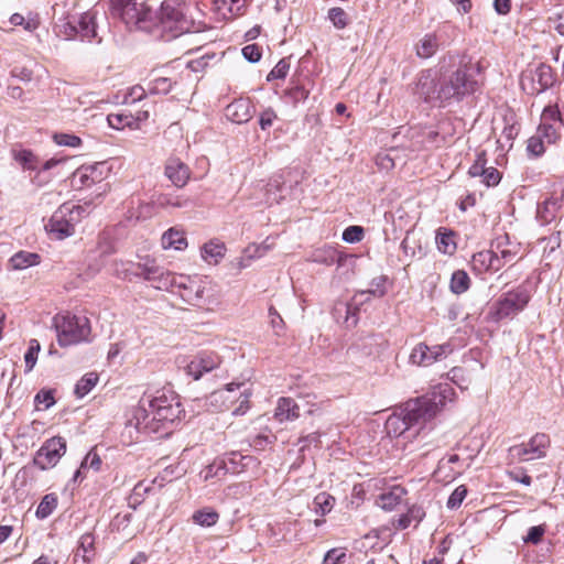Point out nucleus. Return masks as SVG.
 I'll list each match as a JSON object with an SVG mask.
<instances>
[{"label":"nucleus","mask_w":564,"mask_h":564,"mask_svg":"<svg viewBox=\"0 0 564 564\" xmlns=\"http://www.w3.org/2000/svg\"><path fill=\"white\" fill-rule=\"evenodd\" d=\"M183 410L177 397L158 393L144 395L131 409L127 424L141 433H159L181 417Z\"/></svg>","instance_id":"nucleus-1"},{"label":"nucleus","mask_w":564,"mask_h":564,"mask_svg":"<svg viewBox=\"0 0 564 564\" xmlns=\"http://www.w3.org/2000/svg\"><path fill=\"white\" fill-rule=\"evenodd\" d=\"M52 326L56 330L57 341L61 346L86 341L90 335V323L86 316L70 313L56 314L52 318Z\"/></svg>","instance_id":"nucleus-2"},{"label":"nucleus","mask_w":564,"mask_h":564,"mask_svg":"<svg viewBox=\"0 0 564 564\" xmlns=\"http://www.w3.org/2000/svg\"><path fill=\"white\" fill-rule=\"evenodd\" d=\"M176 291L185 302L200 308L208 307L216 301L215 288L207 278L180 274Z\"/></svg>","instance_id":"nucleus-3"},{"label":"nucleus","mask_w":564,"mask_h":564,"mask_svg":"<svg viewBox=\"0 0 564 564\" xmlns=\"http://www.w3.org/2000/svg\"><path fill=\"white\" fill-rule=\"evenodd\" d=\"M84 213V207L79 205H61L45 225V230L50 238L63 240L73 236L75 234V227L82 220Z\"/></svg>","instance_id":"nucleus-4"},{"label":"nucleus","mask_w":564,"mask_h":564,"mask_svg":"<svg viewBox=\"0 0 564 564\" xmlns=\"http://www.w3.org/2000/svg\"><path fill=\"white\" fill-rule=\"evenodd\" d=\"M156 19L162 32L171 33L173 37L187 32L191 26L184 4L174 0L164 1L161 4Z\"/></svg>","instance_id":"nucleus-5"},{"label":"nucleus","mask_w":564,"mask_h":564,"mask_svg":"<svg viewBox=\"0 0 564 564\" xmlns=\"http://www.w3.org/2000/svg\"><path fill=\"white\" fill-rule=\"evenodd\" d=\"M529 301L530 294L524 288L509 291L490 306L487 318L491 322L511 318L521 312Z\"/></svg>","instance_id":"nucleus-6"},{"label":"nucleus","mask_w":564,"mask_h":564,"mask_svg":"<svg viewBox=\"0 0 564 564\" xmlns=\"http://www.w3.org/2000/svg\"><path fill=\"white\" fill-rule=\"evenodd\" d=\"M420 406V403L410 401L400 412L391 414L384 424L387 434L393 437L406 438L405 434L411 431L412 426L420 423V421H424Z\"/></svg>","instance_id":"nucleus-7"},{"label":"nucleus","mask_w":564,"mask_h":564,"mask_svg":"<svg viewBox=\"0 0 564 564\" xmlns=\"http://www.w3.org/2000/svg\"><path fill=\"white\" fill-rule=\"evenodd\" d=\"M477 88V82L471 78L466 69H457L447 78H444L440 85L442 105L452 99H460L463 96L471 94Z\"/></svg>","instance_id":"nucleus-8"},{"label":"nucleus","mask_w":564,"mask_h":564,"mask_svg":"<svg viewBox=\"0 0 564 564\" xmlns=\"http://www.w3.org/2000/svg\"><path fill=\"white\" fill-rule=\"evenodd\" d=\"M456 393L449 383H440L435 386L427 397L414 400L420 403L424 422L431 420L447 403L455 400Z\"/></svg>","instance_id":"nucleus-9"},{"label":"nucleus","mask_w":564,"mask_h":564,"mask_svg":"<svg viewBox=\"0 0 564 564\" xmlns=\"http://www.w3.org/2000/svg\"><path fill=\"white\" fill-rule=\"evenodd\" d=\"M554 82L551 66L540 63L523 73L521 87L529 95H538L550 88Z\"/></svg>","instance_id":"nucleus-10"},{"label":"nucleus","mask_w":564,"mask_h":564,"mask_svg":"<svg viewBox=\"0 0 564 564\" xmlns=\"http://www.w3.org/2000/svg\"><path fill=\"white\" fill-rule=\"evenodd\" d=\"M550 444L547 434L536 433L528 442L510 447L509 452L520 462L535 460L545 457Z\"/></svg>","instance_id":"nucleus-11"},{"label":"nucleus","mask_w":564,"mask_h":564,"mask_svg":"<svg viewBox=\"0 0 564 564\" xmlns=\"http://www.w3.org/2000/svg\"><path fill=\"white\" fill-rule=\"evenodd\" d=\"M110 174V167L105 162L79 166L72 175L70 184L75 189L89 188L104 182Z\"/></svg>","instance_id":"nucleus-12"},{"label":"nucleus","mask_w":564,"mask_h":564,"mask_svg":"<svg viewBox=\"0 0 564 564\" xmlns=\"http://www.w3.org/2000/svg\"><path fill=\"white\" fill-rule=\"evenodd\" d=\"M140 276L152 283L158 290L175 291L178 283V275L149 263H138Z\"/></svg>","instance_id":"nucleus-13"},{"label":"nucleus","mask_w":564,"mask_h":564,"mask_svg":"<svg viewBox=\"0 0 564 564\" xmlns=\"http://www.w3.org/2000/svg\"><path fill=\"white\" fill-rule=\"evenodd\" d=\"M112 9L129 26L143 28L149 19L150 11L143 6H138L134 0H109Z\"/></svg>","instance_id":"nucleus-14"},{"label":"nucleus","mask_w":564,"mask_h":564,"mask_svg":"<svg viewBox=\"0 0 564 564\" xmlns=\"http://www.w3.org/2000/svg\"><path fill=\"white\" fill-rule=\"evenodd\" d=\"M441 82L432 69L421 72L414 88V95L425 102L433 105H442L440 91Z\"/></svg>","instance_id":"nucleus-15"},{"label":"nucleus","mask_w":564,"mask_h":564,"mask_svg":"<svg viewBox=\"0 0 564 564\" xmlns=\"http://www.w3.org/2000/svg\"><path fill=\"white\" fill-rule=\"evenodd\" d=\"M453 351L449 344L427 346L424 343L417 344L411 351L410 361L416 366L427 367Z\"/></svg>","instance_id":"nucleus-16"},{"label":"nucleus","mask_w":564,"mask_h":564,"mask_svg":"<svg viewBox=\"0 0 564 564\" xmlns=\"http://www.w3.org/2000/svg\"><path fill=\"white\" fill-rule=\"evenodd\" d=\"M220 364L221 357L217 352L204 350L193 356L185 371L194 380H199L205 373L217 369Z\"/></svg>","instance_id":"nucleus-17"},{"label":"nucleus","mask_w":564,"mask_h":564,"mask_svg":"<svg viewBox=\"0 0 564 564\" xmlns=\"http://www.w3.org/2000/svg\"><path fill=\"white\" fill-rule=\"evenodd\" d=\"M66 452V441L63 437L54 436L47 440L37 449V467L48 469L54 467Z\"/></svg>","instance_id":"nucleus-18"},{"label":"nucleus","mask_w":564,"mask_h":564,"mask_svg":"<svg viewBox=\"0 0 564 564\" xmlns=\"http://www.w3.org/2000/svg\"><path fill=\"white\" fill-rule=\"evenodd\" d=\"M500 269L507 264H513L520 258L521 246L511 241L508 235L498 236L491 243Z\"/></svg>","instance_id":"nucleus-19"},{"label":"nucleus","mask_w":564,"mask_h":564,"mask_svg":"<svg viewBox=\"0 0 564 564\" xmlns=\"http://www.w3.org/2000/svg\"><path fill=\"white\" fill-rule=\"evenodd\" d=\"M246 387L245 382H230L224 389L216 390L209 395V404L218 411L227 410L238 400L239 392Z\"/></svg>","instance_id":"nucleus-20"},{"label":"nucleus","mask_w":564,"mask_h":564,"mask_svg":"<svg viewBox=\"0 0 564 564\" xmlns=\"http://www.w3.org/2000/svg\"><path fill=\"white\" fill-rule=\"evenodd\" d=\"M69 29V32H66V36H73L74 34H79L83 40L91 41L97 36L96 32V22L95 14L91 12L83 13L78 21L77 25L66 24Z\"/></svg>","instance_id":"nucleus-21"},{"label":"nucleus","mask_w":564,"mask_h":564,"mask_svg":"<svg viewBox=\"0 0 564 564\" xmlns=\"http://www.w3.org/2000/svg\"><path fill=\"white\" fill-rule=\"evenodd\" d=\"M165 175L177 187L184 186L189 180V169L176 158L167 160Z\"/></svg>","instance_id":"nucleus-22"},{"label":"nucleus","mask_w":564,"mask_h":564,"mask_svg":"<svg viewBox=\"0 0 564 564\" xmlns=\"http://www.w3.org/2000/svg\"><path fill=\"white\" fill-rule=\"evenodd\" d=\"M226 117L235 123L248 122L252 117V105L247 99H238L226 107Z\"/></svg>","instance_id":"nucleus-23"},{"label":"nucleus","mask_w":564,"mask_h":564,"mask_svg":"<svg viewBox=\"0 0 564 564\" xmlns=\"http://www.w3.org/2000/svg\"><path fill=\"white\" fill-rule=\"evenodd\" d=\"M473 267L478 272L486 271H499L500 263L498 258H496L492 246L489 250H484L475 253L471 259Z\"/></svg>","instance_id":"nucleus-24"},{"label":"nucleus","mask_w":564,"mask_h":564,"mask_svg":"<svg viewBox=\"0 0 564 564\" xmlns=\"http://www.w3.org/2000/svg\"><path fill=\"white\" fill-rule=\"evenodd\" d=\"M300 416V408L291 398H280L274 410V417L283 423L294 421Z\"/></svg>","instance_id":"nucleus-25"},{"label":"nucleus","mask_w":564,"mask_h":564,"mask_svg":"<svg viewBox=\"0 0 564 564\" xmlns=\"http://www.w3.org/2000/svg\"><path fill=\"white\" fill-rule=\"evenodd\" d=\"M406 491L403 487L394 486L388 492L379 496L377 505L388 511L395 509L404 499Z\"/></svg>","instance_id":"nucleus-26"},{"label":"nucleus","mask_w":564,"mask_h":564,"mask_svg":"<svg viewBox=\"0 0 564 564\" xmlns=\"http://www.w3.org/2000/svg\"><path fill=\"white\" fill-rule=\"evenodd\" d=\"M438 47L440 42L437 35L427 33L416 42L415 53L420 58H430L437 52Z\"/></svg>","instance_id":"nucleus-27"},{"label":"nucleus","mask_w":564,"mask_h":564,"mask_svg":"<svg viewBox=\"0 0 564 564\" xmlns=\"http://www.w3.org/2000/svg\"><path fill=\"white\" fill-rule=\"evenodd\" d=\"M109 271L113 275L123 280H131L132 276H140L138 264H134L132 261L113 260L110 263Z\"/></svg>","instance_id":"nucleus-28"},{"label":"nucleus","mask_w":564,"mask_h":564,"mask_svg":"<svg viewBox=\"0 0 564 564\" xmlns=\"http://www.w3.org/2000/svg\"><path fill=\"white\" fill-rule=\"evenodd\" d=\"M226 253V247L223 242L210 240L202 248V258L209 264H217Z\"/></svg>","instance_id":"nucleus-29"},{"label":"nucleus","mask_w":564,"mask_h":564,"mask_svg":"<svg viewBox=\"0 0 564 564\" xmlns=\"http://www.w3.org/2000/svg\"><path fill=\"white\" fill-rule=\"evenodd\" d=\"M247 0H214L215 9L224 18H232L241 14Z\"/></svg>","instance_id":"nucleus-30"},{"label":"nucleus","mask_w":564,"mask_h":564,"mask_svg":"<svg viewBox=\"0 0 564 564\" xmlns=\"http://www.w3.org/2000/svg\"><path fill=\"white\" fill-rule=\"evenodd\" d=\"M345 259L346 256L340 253L334 247H324L313 253V261L326 265H330L335 262H337L338 265H341Z\"/></svg>","instance_id":"nucleus-31"},{"label":"nucleus","mask_w":564,"mask_h":564,"mask_svg":"<svg viewBox=\"0 0 564 564\" xmlns=\"http://www.w3.org/2000/svg\"><path fill=\"white\" fill-rule=\"evenodd\" d=\"M161 243L164 249L174 250H183L187 246L184 234L174 228H171L163 234L161 238Z\"/></svg>","instance_id":"nucleus-32"},{"label":"nucleus","mask_w":564,"mask_h":564,"mask_svg":"<svg viewBox=\"0 0 564 564\" xmlns=\"http://www.w3.org/2000/svg\"><path fill=\"white\" fill-rule=\"evenodd\" d=\"M228 473L225 460L216 459L206 466L199 474L204 481L221 480Z\"/></svg>","instance_id":"nucleus-33"},{"label":"nucleus","mask_w":564,"mask_h":564,"mask_svg":"<svg viewBox=\"0 0 564 564\" xmlns=\"http://www.w3.org/2000/svg\"><path fill=\"white\" fill-rule=\"evenodd\" d=\"M401 150L391 148L388 151L381 152L377 155V165L384 171L395 167L398 164H403L404 161L400 156Z\"/></svg>","instance_id":"nucleus-34"},{"label":"nucleus","mask_w":564,"mask_h":564,"mask_svg":"<svg viewBox=\"0 0 564 564\" xmlns=\"http://www.w3.org/2000/svg\"><path fill=\"white\" fill-rule=\"evenodd\" d=\"M107 121L109 126L117 130H122L124 128H138L139 123H137L135 118L129 112H117L109 113L107 116Z\"/></svg>","instance_id":"nucleus-35"},{"label":"nucleus","mask_w":564,"mask_h":564,"mask_svg":"<svg viewBox=\"0 0 564 564\" xmlns=\"http://www.w3.org/2000/svg\"><path fill=\"white\" fill-rule=\"evenodd\" d=\"M436 246L440 252L444 254H453L456 251V242L454 234L446 229H438L436 232Z\"/></svg>","instance_id":"nucleus-36"},{"label":"nucleus","mask_w":564,"mask_h":564,"mask_svg":"<svg viewBox=\"0 0 564 564\" xmlns=\"http://www.w3.org/2000/svg\"><path fill=\"white\" fill-rule=\"evenodd\" d=\"M99 377L96 372H88L84 375L75 386V394L77 398L87 395L98 383Z\"/></svg>","instance_id":"nucleus-37"},{"label":"nucleus","mask_w":564,"mask_h":564,"mask_svg":"<svg viewBox=\"0 0 564 564\" xmlns=\"http://www.w3.org/2000/svg\"><path fill=\"white\" fill-rule=\"evenodd\" d=\"M192 520L200 527L209 528L215 525L219 520V514L210 508H204L193 513Z\"/></svg>","instance_id":"nucleus-38"},{"label":"nucleus","mask_w":564,"mask_h":564,"mask_svg":"<svg viewBox=\"0 0 564 564\" xmlns=\"http://www.w3.org/2000/svg\"><path fill=\"white\" fill-rule=\"evenodd\" d=\"M470 286V279L464 270H457L453 272L451 282H449V289L454 294H463L465 293Z\"/></svg>","instance_id":"nucleus-39"},{"label":"nucleus","mask_w":564,"mask_h":564,"mask_svg":"<svg viewBox=\"0 0 564 564\" xmlns=\"http://www.w3.org/2000/svg\"><path fill=\"white\" fill-rule=\"evenodd\" d=\"M13 159L21 165L23 170L34 171L35 170V155L31 150L23 148L12 149Z\"/></svg>","instance_id":"nucleus-40"},{"label":"nucleus","mask_w":564,"mask_h":564,"mask_svg":"<svg viewBox=\"0 0 564 564\" xmlns=\"http://www.w3.org/2000/svg\"><path fill=\"white\" fill-rule=\"evenodd\" d=\"M10 265L14 270H23L35 265V252L19 251L10 260Z\"/></svg>","instance_id":"nucleus-41"},{"label":"nucleus","mask_w":564,"mask_h":564,"mask_svg":"<svg viewBox=\"0 0 564 564\" xmlns=\"http://www.w3.org/2000/svg\"><path fill=\"white\" fill-rule=\"evenodd\" d=\"M335 505V498L326 492H319L313 500L314 511L325 516L332 511Z\"/></svg>","instance_id":"nucleus-42"},{"label":"nucleus","mask_w":564,"mask_h":564,"mask_svg":"<svg viewBox=\"0 0 564 564\" xmlns=\"http://www.w3.org/2000/svg\"><path fill=\"white\" fill-rule=\"evenodd\" d=\"M401 250L406 260H413L415 258H420L423 254V249L419 241L410 238L409 235L401 242Z\"/></svg>","instance_id":"nucleus-43"},{"label":"nucleus","mask_w":564,"mask_h":564,"mask_svg":"<svg viewBox=\"0 0 564 564\" xmlns=\"http://www.w3.org/2000/svg\"><path fill=\"white\" fill-rule=\"evenodd\" d=\"M100 465H101V459L97 453H95V452L87 453V455L85 456V458L83 459V462L80 464V467L76 470V473L74 475V480L77 481L79 478H84L85 477L84 470L86 468H91L97 471V470H99Z\"/></svg>","instance_id":"nucleus-44"},{"label":"nucleus","mask_w":564,"mask_h":564,"mask_svg":"<svg viewBox=\"0 0 564 564\" xmlns=\"http://www.w3.org/2000/svg\"><path fill=\"white\" fill-rule=\"evenodd\" d=\"M58 498L55 494L45 495L37 506V518L48 517L57 507Z\"/></svg>","instance_id":"nucleus-45"},{"label":"nucleus","mask_w":564,"mask_h":564,"mask_svg":"<svg viewBox=\"0 0 564 564\" xmlns=\"http://www.w3.org/2000/svg\"><path fill=\"white\" fill-rule=\"evenodd\" d=\"M33 66L22 65V64H15L11 68V77L15 78L24 84H30L33 79Z\"/></svg>","instance_id":"nucleus-46"},{"label":"nucleus","mask_w":564,"mask_h":564,"mask_svg":"<svg viewBox=\"0 0 564 564\" xmlns=\"http://www.w3.org/2000/svg\"><path fill=\"white\" fill-rule=\"evenodd\" d=\"M328 19L338 30H343L349 24V17L341 8L329 9Z\"/></svg>","instance_id":"nucleus-47"},{"label":"nucleus","mask_w":564,"mask_h":564,"mask_svg":"<svg viewBox=\"0 0 564 564\" xmlns=\"http://www.w3.org/2000/svg\"><path fill=\"white\" fill-rule=\"evenodd\" d=\"M63 164V160L59 159H51L47 160L43 166L37 170V178L41 181H44L46 176H48L50 172L52 171V175L57 176L61 175L59 167Z\"/></svg>","instance_id":"nucleus-48"},{"label":"nucleus","mask_w":564,"mask_h":564,"mask_svg":"<svg viewBox=\"0 0 564 564\" xmlns=\"http://www.w3.org/2000/svg\"><path fill=\"white\" fill-rule=\"evenodd\" d=\"M251 395L252 391L249 387L243 388L242 391L239 392V398L237 400L239 405L232 410V415L238 416L247 413L250 408Z\"/></svg>","instance_id":"nucleus-49"},{"label":"nucleus","mask_w":564,"mask_h":564,"mask_svg":"<svg viewBox=\"0 0 564 564\" xmlns=\"http://www.w3.org/2000/svg\"><path fill=\"white\" fill-rule=\"evenodd\" d=\"M555 205L556 203L553 200H545L538 207V216L543 223H551L555 218L558 212Z\"/></svg>","instance_id":"nucleus-50"},{"label":"nucleus","mask_w":564,"mask_h":564,"mask_svg":"<svg viewBox=\"0 0 564 564\" xmlns=\"http://www.w3.org/2000/svg\"><path fill=\"white\" fill-rule=\"evenodd\" d=\"M384 283H386V276L381 275V276L375 278L371 281V288L368 289L367 291L359 292L356 295V297L358 295L359 296L372 295V296H376V297H382L386 294Z\"/></svg>","instance_id":"nucleus-51"},{"label":"nucleus","mask_w":564,"mask_h":564,"mask_svg":"<svg viewBox=\"0 0 564 564\" xmlns=\"http://www.w3.org/2000/svg\"><path fill=\"white\" fill-rule=\"evenodd\" d=\"M94 538L90 534H85L80 538L79 547L76 556H82L84 562H88L93 555Z\"/></svg>","instance_id":"nucleus-52"},{"label":"nucleus","mask_w":564,"mask_h":564,"mask_svg":"<svg viewBox=\"0 0 564 564\" xmlns=\"http://www.w3.org/2000/svg\"><path fill=\"white\" fill-rule=\"evenodd\" d=\"M32 466H25L21 468L13 480V487L18 495H23L25 492L24 487L26 486L28 479L30 475L32 474Z\"/></svg>","instance_id":"nucleus-53"},{"label":"nucleus","mask_w":564,"mask_h":564,"mask_svg":"<svg viewBox=\"0 0 564 564\" xmlns=\"http://www.w3.org/2000/svg\"><path fill=\"white\" fill-rule=\"evenodd\" d=\"M172 88V82L167 77H158L149 83L148 89L151 94H166Z\"/></svg>","instance_id":"nucleus-54"},{"label":"nucleus","mask_w":564,"mask_h":564,"mask_svg":"<svg viewBox=\"0 0 564 564\" xmlns=\"http://www.w3.org/2000/svg\"><path fill=\"white\" fill-rule=\"evenodd\" d=\"M53 140L61 147L78 148L82 144L80 138L72 133H55Z\"/></svg>","instance_id":"nucleus-55"},{"label":"nucleus","mask_w":564,"mask_h":564,"mask_svg":"<svg viewBox=\"0 0 564 564\" xmlns=\"http://www.w3.org/2000/svg\"><path fill=\"white\" fill-rule=\"evenodd\" d=\"M9 22L11 25L14 26H23L24 30L29 32L35 31V18H32L31 15H29V18L25 19L20 13H13L9 19Z\"/></svg>","instance_id":"nucleus-56"},{"label":"nucleus","mask_w":564,"mask_h":564,"mask_svg":"<svg viewBox=\"0 0 564 564\" xmlns=\"http://www.w3.org/2000/svg\"><path fill=\"white\" fill-rule=\"evenodd\" d=\"M364 238V229L359 226H349L343 232V240L348 243H356Z\"/></svg>","instance_id":"nucleus-57"},{"label":"nucleus","mask_w":564,"mask_h":564,"mask_svg":"<svg viewBox=\"0 0 564 564\" xmlns=\"http://www.w3.org/2000/svg\"><path fill=\"white\" fill-rule=\"evenodd\" d=\"M290 69V64L285 59H281L278 62V64L272 68V70L268 74L267 79L273 80V79H282L288 75V72Z\"/></svg>","instance_id":"nucleus-58"},{"label":"nucleus","mask_w":564,"mask_h":564,"mask_svg":"<svg viewBox=\"0 0 564 564\" xmlns=\"http://www.w3.org/2000/svg\"><path fill=\"white\" fill-rule=\"evenodd\" d=\"M467 495V489L465 486H458L449 496L447 500V507L449 509H455L460 506L463 500L465 499Z\"/></svg>","instance_id":"nucleus-59"},{"label":"nucleus","mask_w":564,"mask_h":564,"mask_svg":"<svg viewBox=\"0 0 564 564\" xmlns=\"http://www.w3.org/2000/svg\"><path fill=\"white\" fill-rule=\"evenodd\" d=\"M545 531L546 529L543 524L531 527L528 531V534L523 538V541L525 543L538 544L542 540Z\"/></svg>","instance_id":"nucleus-60"},{"label":"nucleus","mask_w":564,"mask_h":564,"mask_svg":"<svg viewBox=\"0 0 564 564\" xmlns=\"http://www.w3.org/2000/svg\"><path fill=\"white\" fill-rule=\"evenodd\" d=\"M346 557V552L343 549L329 550L323 560V564H338L341 563Z\"/></svg>","instance_id":"nucleus-61"},{"label":"nucleus","mask_w":564,"mask_h":564,"mask_svg":"<svg viewBox=\"0 0 564 564\" xmlns=\"http://www.w3.org/2000/svg\"><path fill=\"white\" fill-rule=\"evenodd\" d=\"M540 133L541 138L549 144L555 143L558 139L557 130L552 124L542 123L540 126Z\"/></svg>","instance_id":"nucleus-62"},{"label":"nucleus","mask_w":564,"mask_h":564,"mask_svg":"<svg viewBox=\"0 0 564 564\" xmlns=\"http://www.w3.org/2000/svg\"><path fill=\"white\" fill-rule=\"evenodd\" d=\"M480 177L482 178V183L487 186L497 185L501 178L499 171L492 166L487 167Z\"/></svg>","instance_id":"nucleus-63"},{"label":"nucleus","mask_w":564,"mask_h":564,"mask_svg":"<svg viewBox=\"0 0 564 564\" xmlns=\"http://www.w3.org/2000/svg\"><path fill=\"white\" fill-rule=\"evenodd\" d=\"M486 169L485 155L479 154L474 164L469 167L468 173L471 177H480L485 173Z\"/></svg>","instance_id":"nucleus-64"}]
</instances>
